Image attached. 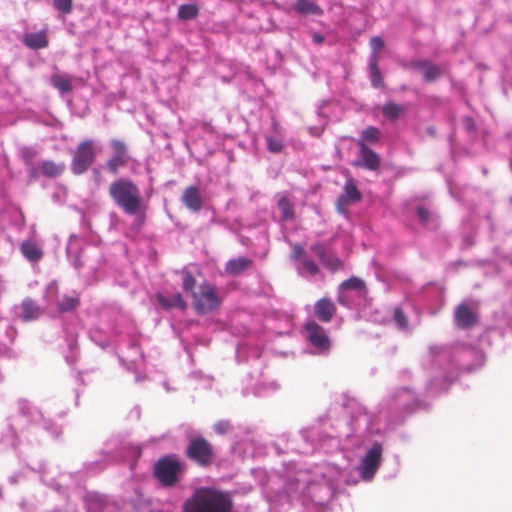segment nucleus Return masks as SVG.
Here are the masks:
<instances>
[{
    "label": "nucleus",
    "instance_id": "obj_1",
    "mask_svg": "<svg viewBox=\"0 0 512 512\" xmlns=\"http://www.w3.org/2000/svg\"><path fill=\"white\" fill-rule=\"evenodd\" d=\"M182 512H233V500L228 492L200 487L186 499Z\"/></svg>",
    "mask_w": 512,
    "mask_h": 512
},
{
    "label": "nucleus",
    "instance_id": "obj_31",
    "mask_svg": "<svg viewBox=\"0 0 512 512\" xmlns=\"http://www.w3.org/2000/svg\"><path fill=\"white\" fill-rule=\"evenodd\" d=\"M183 289L184 291L190 293L192 295L193 292H196V279L192 275L191 272L184 270L183 272Z\"/></svg>",
    "mask_w": 512,
    "mask_h": 512
},
{
    "label": "nucleus",
    "instance_id": "obj_18",
    "mask_svg": "<svg viewBox=\"0 0 512 512\" xmlns=\"http://www.w3.org/2000/svg\"><path fill=\"white\" fill-rule=\"evenodd\" d=\"M157 299L159 304L166 309L178 307L181 310H185L187 308V303L179 293H175L171 296L158 294Z\"/></svg>",
    "mask_w": 512,
    "mask_h": 512
},
{
    "label": "nucleus",
    "instance_id": "obj_22",
    "mask_svg": "<svg viewBox=\"0 0 512 512\" xmlns=\"http://www.w3.org/2000/svg\"><path fill=\"white\" fill-rule=\"evenodd\" d=\"M21 252L23 256L31 261V262H37L42 258V251L40 248L33 242L25 241L21 244Z\"/></svg>",
    "mask_w": 512,
    "mask_h": 512
},
{
    "label": "nucleus",
    "instance_id": "obj_12",
    "mask_svg": "<svg viewBox=\"0 0 512 512\" xmlns=\"http://www.w3.org/2000/svg\"><path fill=\"white\" fill-rule=\"evenodd\" d=\"M39 170L42 176L54 179L64 174L66 165L62 161L46 159L39 164Z\"/></svg>",
    "mask_w": 512,
    "mask_h": 512
},
{
    "label": "nucleus",
    "instance_id": "obj_7",
    "mask_svg": "<svg viewBox=\"0 0 512 512\" xmlns=\"http://www.w3.org/2000/svg\"><path fill=\"white\" fill-rule=\"evenodd\" d=\"M307 339L320 353H327L331 347V341L326 330L318 323L312 321L305 325Z\"/></svg>",
    "mask_w": 512,
    "mask_h": 512
},
{
    "label": "nucleus",
    "instance_id": "obj_6",
    "mask_svg": "<svg viewBox=\"0 0 512 512\" xmlns=\"http://www.w3.org/2000/svg\"><path fill=\"white\" fill-rule=\"evenodd\" d=\"M95 160L94 143L92 140H85L76 147L72 160L71 170L74 174L85 173Z\"/></svg>",
    "mask_w": 512,
    "mask_h": 512
},
{
    "label": "nucleus",
    "instance_id": "obj_32",
    "mask_svg": "<svg viewBox=\"0 0 512 512\" xmlns=\"http://www.w3.org/2000/svg\"><path fill=\"white\" fill-rule=\"evenodd\" d=\"M322 264L332 270H338L342 268L341 260L333 253H327L324 259L321 260Z\"/></svg>",
    "mask_w": 512,
    "mask_h": 512
},
{
    "label": "nucleus",
    "instance_id": "obj_11",
    "mask_svg": "<svg viewBox=\"0 0 512 512\" xmlns=\"http://www.w3.org/2000/svg\"><path fill=\"white\" fill-rule=\"evenodd\" d=\"M456 325L462 329H468L477 322L476 314L465 304H460L455 310Z\"/></svg>",
    "mask_w": 512,
    "mask_h": 512
},
{
    "label": "nucleus",
    "instance_id": "obj_30",
    "mask_svg": "<svg viewBox=\"0 0 512 512\" xmlns=\"http://www.w3.org/2000/svg\"><path fill=\"white\" fill-rule=\"evenodd\" d=\"M370 48L372 50V54L370 60L379 61V52L384 47V41L379 36H374L370 39Z\"/></svg>",
    "mask_w": 512,
    "mask_h": 512
},
{
    "label": "nucleus",
    "instance_id": "obj_8",
    "mask_svg": "<svg viewBox=\"0 0 512 512\" xmlns=\"http://www.w3.org/2000/svg\"><path fill=\"white\" fill-rule=\"evenodd\" d=\"M382 456V446L376 442L366 453L362 462V476L371 479L379 467Z\"/></svg>",
    "mask_w": 512,
    "mask_h": 512
},
{
    "label": "nucleus",
    "instance_id": "obj_16",
    "mask_svg": "<svg viewBox=\"0 0 512 512\" xmlns=\"http://www.w3.org/2000/svg\"><path fill=\"white\" fill-rule=\"evenodd\" d=\"M252 265V260L246 257L231 259L226 263L225 272L228 275L236 276L243 273Z\"/></svg>",
    "mask_w": 512,
    "mask_h": 512
},
{
    "label": "nucleus",
    "instance_id": "obj_14",
    "mask_svg": "<svg viewBox=\"0 0 512 512\" xmlns=\"http://www.w3.org/2000/svg\"><path fill=\"white\" fill-rule=\"evenodd\" d=\"M182 202L188 209L199 211L202 207V198L198 187H187L182 194Z\"/></svg>",
    "mask_w": 512,
    "mask_h": 512
},
{
    "label": "nucleus",
    "instance_id": "obj_9",
    "mask_svg": "<svg viewBox=\"0 0 512 512\" xmlns=\"http://www.w3.org/2000/svg\"><path fill=\"white\" fill-rule=\"evenodd\" d=\"M361 193L358 190L355 181L348 179L344 185V192L338 197L337 209L339 212H344L346 206L351 202H358L361 200Z\"/></svg>",
    "mask_w": 512,
    "mask_h": 512
},
{
    "label": "nucleus",
    "instance_id": "obj_4",
    "mask_svg": "<svg viewBox=\"0 0 512 512\" xmlns=\"http://www.w3.org/2000/svg\"><path fill=\"white\" fill-rule=\"evenodd\" d=\"M186 457L199 467H209L216 459L212 443L202 436L192 437L185 448Z\"/></svg>",
    "mask_w": 512,
    "mask_h": 512
},
{
    "label": "nucleus",
    "instance_id": "obj_40",
    "mask_svg": "<svg viewBox=\"0 0 512 512\" xmlns=\"http://www.w3.org/2000/svg\"><path fill=\"white\" fill-rule=\"evenodd\" d=\"M303 267L311 275H316L319 272V268H318L317 264L309 259H306L303 261Z\"/></svg>",
    "mask_w": 512,
    "mask_h": 512
},
{
    "label": "nucleus",
    "instance_id": "obj_46",
    "mask_svg": "<svg viewBox=\"0 0 512 512\" xmlns=\"http://www.w3.org/2000/svg\"><path fill=\"white\" fill-rule=\"evenodd\" d=\"M313 41L316 44H321L324 41V37H323V35H321L319 33H315V34H313Z\"/></svg>",
    "mask_w": 512,
    "mask_h": 512
},
{
    "label": "nucleus",
    "instance_id": "obj_17",
    "mask_svg": "<svg viewBox=\"0 0 512 512\" xmlns=\"http://www.w3.org/2000/svg\"><path fill=\"white\" fill-rule=\"evenodd\" d=\"M24 44L30 49H43L48 46L46 32L28 33L24 36Z\"/></svg>",
    "mask_w": 512,
    "mask_h": 512
},
{
    "label": "nucleus",
    "instance_id": "obj_5",
    "mask_svg": "<svg viewBox=\"0 0 512 512\" xmlns=\"http://www.w3.org/2000/svg\"><path fill=\"white\" fill-rule=\"evenodd\" d=\"M191 297L195 311L201 315L215 310L220 304V299L214 287L208 282L202 283L198 290L192 293Z\"/></svg>",
    "mask_w": 512,
    "mask_h": 512
},
{
    "label": "nucleus",
    "instance_id": "obj_34",
    "mask_svg": "<svg viewBox=\"0 0 512 512\" xmlns=\"http://www.w3.org/2000/svg\"><path fill=\"white\" fill-rule=\"evenodd\" d=\"M53 3L55 8L64 14H69L72 11V0H53Z\"/></svg>",
    "mask_w": 512,
    "mask_h": 512
},
{
    "label": "nucleus",
    "instance_id": "obj_24",
    "mask_svg": "<svg viewBox=\"0 0 512 512\" xmlns=\"http://www.w3.org/2000/svg\"><path fill=\"white\" fill-rule=\"evenodd\" d=\"M403 111V107L394 102H389L385 104L382 108L383 115L392 121L397 120L403 113Z\"/></svg>",
    "mask_w": 512,
    "mask_h": 512
},
{
    "label": "nucleus",
    "instance_id": "obj_43",
    "mask_svg": "<svg viewBox=\"0 0 512 512\" xmlns=\"http://www.w3.org/2000/svg\"><path fill=\"white\" fill-rule=\"evenodd\" d=\"M304 253L305 251L301 245L296 244L293 246L292 257L294 259H300L301 257H303Z\"/></svg>",
    "mask_w": 512,
    "mask_h": 512
},
{
    "label": "nucleus",
    "instance_id": "obj_36",
    "mask_svg": "<svg viewBox=\"0 0 512 512\" xmlns=\"http://www.w3.org/2000/svg\"><path fill=\"white\" fill-rule=\"evenodd\" d=\"M111 146L114 151V156L127 158L126 156V145L120 140H112Z\"/></svg>",
    "mask_w": 512,
    "mask_h": 512
},
{
    "label": "nucleus",
    "instance_id": "obj_26",
    "mask_svg": "<svg viewBox=\"0 0 512 512\" xmlns=\"http://www.w3.org/2000/svg\"><path fill=\"white\" fill-rule=\"evenodd\" d=\"M80 303L77 296H63L58 303V310L60 312H69L74 310Z\"/></svg>",
    "mask_w": 512,
    "mask_h": 512
},
{
    "label": "nucleus",
    "instance_id": "obj_19",
    "mask_svg": "<svg viewBox=\"0 0 512 512\" xmlns=\"http://www.w3.org/2000/svg\"><path fill=\"white\" fill-rule=\"evenodd\" d=\"M294 10L302 15H322L323 10L317 4L309 0H297L293 6Z\"/></svg>",
    "mask_w": 512,
    "mask_h": 512
},
{
    "label": "nucleus",
    "instance_id": "obj_47",
    "mask_svg": "<svg viewBox=\"0 0 512 512\" xmlns=\"http://www.w3.org/2000/svg\"><path fill=\"white\" fill-rule=\"evenodd\" d=\"M338 301H339V303L344 304V302L341 298H339Z\"/></svg>",
    "mask_w": 512,
    "mask_h": 512
},
{
    "label": "nucleus",
    "instance_id": "obj_33",
    "mask_svg": "<svg viewBox=\"0 0 512 512\" xmlns=\"http://www.w3.org/2000/svg\"><path fill=\"white\" fill-rule=\"evenodd\" d=\"M278 207L281 210L285 219H292L294 214L292 206L287 198H281L278 202Z\"/></svg>",
    "mask_w": 512,
    "mask_h": 512
},
{
    "label": "nucleus",
    "instance_id": "obj_39",
    "mask_svg": "<svg viewBox=\"0 0 512 512\" xmlns=\"http://www.w3.org/2000/svg\"><path fill=\"white\" fill-rule=\"evenodd\" d=\"M213 428L217 434H225L230 429V424L228 421L221 420L215 423Z\"/></svg>",
    "mask_w": 512,
    "mask_h": 512
},
{
    "label": "nucleus",
    "instance_id": "obj_27",
    "mask_svg": "<svg viewBox=\"0 0 512 512\" xmlns=\"http://www.w3.org/2000/svg\"><path fill=\"white\" fill-rule=\"evenodd\" d=\"M380 131L378 128L374 126H369L364 129L361 133V139L359 141H363V143L371 142L375 143L379 140Z\"/></svg>",
    "mask_w": 512,
    "mask_h": 512
},
{
    "label": "nucleus",
    "instance_id": "obj_45",
    "mask_svg": "<svg viewBox=\"0 0 512 512\" xmlns=\"http://www.w3.org/2000/svg\"><path fill=\"white\" fill-rule=\"evenodd\" d=\"M465 127L467 130L474 131L476 129V124L471 117H467L465 119Z\"/></svg>",
    "mask_w": 512,
    "mask_h": 512
},
{
    "label": "nucleus",
    "instance_id": "obj_42",
    "mask_svg": "<svg viewBox=\"0 0 512 512\" xmlns=\"http://www.w3.org/2000/svg\"><path fill=\"white\" fill-rule=\"evenodd\" d=\"M417 215L424 223L427 222L429 219V211L422 206L417 208Z\"/></svg>",
    "mask_w": 512,
    "mask_h": 512
},
{
    "label": "nucleus",
    "instance_id": "obj_28",
    "mask_svg": "<svg viewBox=\"0 0 512 512\" xmlns=\"http://www.w3.org/2000/svg\"><path fill=\"white\" fill-rule=\"evenodd\" d=\"M127 164V158L113 156L106 162V167L112 175H117L120 167Z\"/></svg>",
    "mask_w": 512,
    "mask_h": 512
},
{
    "label": "nucleus",
    "instance_id": "obj_25",
    "mask_svg": "<svg viewBox=\"0 0 512 512\" xmlns=\"http://www.w3.org/2000/svg\"><path fill=\"white\" fill-rule=\"evenodd\" d=\"M369 69H370V78H371V85L374 88H380L384 85L381 72L378 68V61L370 60L369 63Z\"/></svg>",
    "mask_w": 512,
    "mask_h": 512
},
{
    "label": "nucleus",
    "instance_id": "obj_23",
    "mask_svg": "<svg viewBox=\"0 0 512 512\" xmlns=\"http://www.w3.org/2000/svg\"><path fill=\"white\" fill-rule=\"evenodd\" d=\"M199 9L195 4H184L178 9V18L181 20H191L198 16Z\"/></svg>",
    "mask_w": 512,
    "mask_h": 512
},
{
    "label": "nucleus",
    "instance_id": "obj_20",
    "mask_svg": "<svg viewBox=\"0 0 512 512\" xmlns=\"http://www.w3.org/2000/svg\"><path fill=\"white\" fill-rule=\"evenodd\" d=\"M51 85L62 93H69L72 91V77L64 76L61 74H53L50 78Z\"/></svg>",
    "mask_w": 512,
    "mask_h": 512
},
{
    "label": "nucleus",
    "instance_id": "obj_15",
    "mask_svg": "<svg viewBox=\"0 0 512 512\" xmlns=\"http://www.w3.org/2000/svg\"><path fill=\"white\" fill-rule=\"evenodd\" d=\"M413 67L422 70L426 82H433L442 75V69L427 60L417 61Z\"/></svg>",
    "mask_w": 512,
    "mask_h": 512
},
{
    "label": "nucleus",
    "instance_id": "obj_37",
    "mask_svg": "<svg viewBox=\"0 0 512 512\" xmlns=\"http://www.w3.org/2000/svg\"><path fill=\"white\" fill-rule=\"evenodd\" d=\"M266 142H267L268 150L272 153H279L283 148L282 142L278 139L271 137V136L266 138Z\"/></svg>",
    "mask_w": 512,
    "mask_h": 512
},
{
    "label": "nucleus",
    "instance_id": "obj_3",
    "mask_svg": "<svg viewBox=\"0 0 512 512\" xmlns=\"http://www.w3.org/2000/svg\"><path fill=\"white\" fill-rule=\"evenodd\" d=\"M186 466L174 454L161 457L155 464L153 475L163 487H173L185 472Z\"/></svg>",
    "mask_w": 512,
    "mask_h": 512
},
{
    "label": "nucleus",
    "instance_id": "obj_10",
    "mask_svg": "<svg viewBox=\"0 0 512 512\" xmlns=\"http://www.w3.org/2000/svg\"><path fill=\"white\" fill-rule=\"evenodd\" d=\"M337 311L334 302L327 297H323L314 304V314L318 320L328 323L335 316Z\"/></svg>",
    "mask_w": 512,
    "mask_h": 512
},
{
    "label": "nucleus",
    "instance_id": "obj_38",
    "mask_svg": "<svg viewBox=\"0 0 512 512\" xmlns=\"http://www.w3.org/2000/svg\"><path fill=\"white\" fill-rule=\"evenodd\" d=\"M35 156L36 152L30 148H24L21 151V158L27 166L33 164Z\"/></svg>",
    "mask_w": 512,
    "mask_h": 512
},
{
    "label": "nucleus",
    "instance_id": "obj_44",
    "mask_svg": "<svg viewBox=\"0 0 512 512\" xmlns=\"http://www.w3.org/2000/svg\"><path fill=\"white\" fill-rule=\"evenodd\" d=\"M28 166L30 167V169H29V176L32 179H37L41 175L39 167L36 168L33 164L32 165H28Z\"/></svg>",
    "mask_w": 512,
    "mask_h": 512
},
{
    "label": "nucleus",
    "instance_id": "obj_29",
    "mask_svg": "<svg viewBox=\"0 0 512 512\" xmlns=\"http://www.w3.org/2000/svg\"><path fill=\"white\" fill-rule=\"evenodd\" d=\"M365 288V282L358 277H351L345 280L341 285L340 289L344 290H356L361 291Z\"/></svg>",
    "mask_w": 512,
    "mask_h": 512
},
{
    "label": "nucleus",
    "instance_id": "obj_21",
    "mask_svg": "<svg viewBox=\"0 0 512 512\" xmlns=\"http://www.w3.org/2000/svg\"><path fill=\"white\" fill-rule=\"evenodd\" d=\"M22 316L25 321L37 319L41 315V309L38 304L32 299L23 300L22 304Z\"/></svg>",
    "mask_w": 512,
    "mask_h": 512
},
{
    "label": "nucleus",
    "instance_id": "obj_13",
    "mask_svg": "<svg viewBox=\"0 0 512 512\" xmlns=\"http://www.w3.org/2000/svg\"><path fill=\"white\" fill-rule=\"evenodd\" d=\"M357 144L360 149L362 165L368 170H377L380 167L379 156L372 149H370L367 144L363 143V141H358Z\"/></svg>",
    "mask_w": 512,
    "mask_h": 512
},
{
    "label": "nucleus",
    "instance_id": "obj_2",
    "mask_svg": "<svg viewBox=\"0 0 512 512\" xmlns=\"http://www.w3.org/2000/svg\"><path fill=\"white\" fill-rule=\"evenodd\" d=\"M109 195L127 214H137L142 209L140 190L131 180L121 178L111 183Z\"/></svg>",
    "mask_w": 512,
    "mask_h": 512
},
{
    "label": "nucleus",
    "instance_id": "obj_35",
    "mask_svg": "<svg viewBox=\"0 0 512 512\" xmlns=\"http://www.w3.org/2000/svg\"><path fill=\"white\" fill-rule=\"evenodd\" d=\"M394 320L400 328L408 327V320L401 308L397 307L394 309Z\"/></svg>",
    "mask_w": 512,
    "mask_h": 512
},
{
    "label": "nucleus",
    "instance_id": "obj_41",
    "mask_svg": "<svg viewBox=\"0 0 512 512\" xmlns=\"http://www.w3.org/2000/svg\"><path fill=\"white\" fill-rule=\"evenodd\" d=\"M312 251L319 257L320 261L324 259L327 254L325 247L321 243L314 244L312 246Z\"/></svg>",
    "mask_w": 512,
    "mask_h": 512
}]
</instances>
